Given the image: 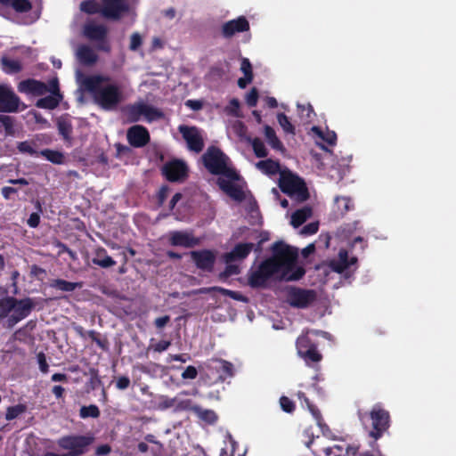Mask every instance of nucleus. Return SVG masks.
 <instances>
[{
  "label": "nucleus",
  "instance_id": "f257e3e1",
  "mask_svg": "<svg viewBox=\"0 0 456 456\" xmlns=\"http://www.w3.org/2000/svg\"><path fill=\"white\" fill-rule=\"evenodd\" d=\"M273 256L263 261L248 275V284L252 288L265 287L271 279L297 281L305 275V270L297 267L292 273L297 258V249L281 241L275 242L273 247Z\"/></svg>",
  "mask_w": 456,
  "mask_h": 456
},
{
  "label": "nucleus",
  "instance_id": "f03ea898",
  "mask_svg": "<svg viewBox=\"0 0 456 456\" xmlns=\"http://www.w3.org/2000/svg\"><path fill=\"white\" fill-rule=\"evenodd\" d=\"M76 80L79 86L93 94L94 102L103 110H114L122 102V92L110 78L101 75L86 76L76 70Z\"/></svg>",
  "mask_w": 456,
  "mask_h": 456
},
{
  "label": "nucleus",
  "instance_id": "7ed1b4c3",
  "mask_svg": "<svg viewBox=\"0 0 456 456\" xmlns=\"http://www.w3.org/2000/svg\"><path fill=\"white\" fill-rule=\"evenodd\" d=\"M133 0H86L80 4V10L88 14L100 13L104 19L118 20L130 11Z\"/></svg>",
  "mask_w": 456,
  "mask_h": 456
},
{
  "label": "nucleus",
  "instance_id": "20e7f679",
  "mask_svg": "<svg viewBox=\"0 0 456 456\" xmlns=\"http://www.w3.org/2000/svg\"><path fill=\"white\" fill-rule=\"evenodd\" d=\"M205 167L213 175H221L231 180H238L239 175L229 166V158L217 147L210 146L202 155Z\"/></svg>",
  "mask_w": 456,
  "mask_h": 456
},
{
  "label": "nucleus",
  "instance_id": "39448f33",
  "mask_svg": "<svg viewBox=\"0 0 456 456\" xmlns=\"http://www.w3.org/2000/svg\"><path fill=\"white\" fill-rule=\"evenodd\" d=\"M281 190L298 202L306 200L309 197L305 182L290 172H282L279 180Z\"/></svg>",
  "mask_w": 456,
  "mask_h": 456
},
{
  "label": "nucleus",
  "instance_id": "423d86ee",
  "mask_svg": "<svg viewBox=\"0 0 456 456\" xmlns=\"http://www.w3.org/2000/svg\"><path fill=\"white\" fill-rule=\"evenodd\" d=\"M92 435H69L58 439V446L67 451V456H81L88 451V447L94 443Z\"/></svg>",
  "mask_w": 456,
  "mask_h": 456
},
{
  "label": "nucleus",
  "instance_id": "0eeeda50",
  "mask_svg": "<svg viewBox=\"0 0 456 456\" xmlns=\"http://www.w3.org/2000/svg\"><path fill=\"white\" fill-rule=\"evenodd\" d=\"M124 111L127 120L133 123L138 122L142 118L148 122H152L162 118L164 116L161 110L143 102H137L127 105Z\"/></svg>",
  "mask_w": 456,
  "mask_h": 456
},
{
  "label": "nucleus",
  "instance_id": "6e6552de",
  "mask_svg": "<svg viewBox=\"0 0 456 456\" xmlns=\"http://www.w3.org/2000/svg\"><path fill=\"white\" fill-rule=\"evenodd\" d=\"M82 33L85 37L96 43V49L105 53L111 51V45L108 40V28L103 24H98L94 20L86 22L83 26Z\"/></svg>",
  "mask_w": 456,
  "mask_h": 456
},
{
  "label": "nucleus",
  "instance_id": "1a4fd4ad",
  "mask_svg": "<svg viewBox=\"0 0 456 456\" xmlns=\"http://www.w3.org/2000/svg\"><path fill=\"white\" fill-rule=\"evenodd\" d=\"M370 418L372 429L370 431L369 436L378 440L389 428V412L383 409L380 404H375L370 411Z\"/></svg>",
  "mask_w": 456,
  "mask_h": 456
},
{
  "label": "nucleus",
  "instance_id": "9d476101",
  "mask_svg": "<svg viewBox=\"0 0 456 456\" xmlns=\"http://www.w3.org/2000/svg\"><path fill=\"white\" fill-rule=\"evenodd\" d=\"M317 298L314 289L289 287L287 290V302L295 308H307Z\"/></svg>",
  "mask_w": 456,
  "mask_h": 456
},
{
  "label": "nucleus",
  "instance_id": "9b49d317",
  "mask_svg": "<svg viewBox=\"0 0 456 456\" xmlns=\"http://www.w3.org/2000/svg\"><path fill=\"white\" fill-rule=\"evenodd\" d=\"M36 303L30 297L22 299L15 298L14 307L12 314L5 322V326L9 329L12 328L19 322L28 317L31 311L35 308Z\"/></svg>",
  "mask_w": 456,
  "mask_h": 456
},
{
  "label": "nucleus",
  "instance_id": "f8f14e48",
  "mask_svg": "<svg viewBox=\"0 0 456 456\" xmlns=\"http://www.w3.org/2000/svg\"><path fill=\"white\" fill-rule=\"evenodd\" d=\"M178 131L183 135L190 151L199 153L203 150L204 141L201 131L198 127L180 125Z\"/></svg>",
  "mask_w": 456,
  "mask_h": 456
},
{
  "label": "nucleus",
  "instance_id": "ddd939ff",
  "mask_svg": "<svg viewBox=\"0 0 456 456\" xmlns=\"http://www.w3.org/2000/svg\"><path fill=\"white\" fill-rule=\"evenodd\" d=\"M20 104V99L12 87L8 85L0 84V112H17Z\"/></svg>",
  "mask_w": 456,
  "mask_h": 456
},
{
  "label": "nucleus",
  "instance_id": "4468645a",
  "mask_svg": "<svg viewBox=\"0 0 456 456\" xmlns=\"http://www.w3.org/2000/svg\"><path fill=\"white\" fill-rule=\"evenodd\" d=\"M167 238L168 243L174 247L191 248L200 243V240L196 238L191 231H171Z\"/></svg>",
  "mask_w": 456,
  "mask_h": 456
},
{
  "label": "nucleus",
  "instance_id": "2eb2a0df",
  "mask_svg": "<svg viewBox=\"0 0 456 456\" xmlns=\"http://www.w3.org/2000/svg\"><path fill=\"white\" fill-rule=\"evenodd\" d=\"M190 256L198 269L203 272H212L216 261V253L210 249L193 250Z\"/></svg>",
  "mask_w": 456,
  "mask_h": 456
},
{
  "label": "nucleus",
  "instance_id": "dca6fc26",
  "mask_svg": "<svg viewBox=\"0 0 456 456\" xmlns=\"http://www.w3.org/2000/svg\"><path fill=\"white\" fill-rule=\"evenodd\" d=\"M48 92L51 93V95L39 99L37 102V107L42 109L53 110L58 106L61 99V95L60 94L58 80L56 78L52 79L49 82Z\"/></svg>",
  "mask_w": 456,
  "mask_h": 456
},
{
  "label": "nucleus",
  "instance_id": "f3484780",
  "mask_svg": "<svg viewBox=\"0 0 456 456\" xmlns=\"http://www.w3.org/2000/svg\"><path fill=\"white\" fill-rule=\"evenodd\" d=\"M128 142L135 148H142L150 142L148 130L140 125L131 126L126 133Z\"/></svg>",
  "mask_w": 456,
  "mask_h": 456
},
{
  "label": "nucleus",
  "instance_id": "a211bd4d",
  "mask_svg": "<svg viewBox=\"0 0 456 456\" xmlns=\"http://www.w3.org/2000/svg\"><path fill=\"white\" fill-rule=\"evenodd\" d=\"M163 173L167 180L171 182L179 181L186 176L187 167L183 161H171L164 165Z\"/></svg>",
  "mask_w": 456,
  "mask_h": 456
},
{
  "label": "nucleus",
  "instance_id": "6ab92c4d",
  "mask_svg": "<svg viewBox=\"0 0 456 456\" xmlns=\"http://www.w3.org/2000/svg\"><path fill=\"white\" fill-rule=\"evenodd\" d=\"M249 29V23L247 19L240 16L237 19L229 20L222 26V34L224 37H232L238 32H244Z\"/></svg>",
  "mask_w": 456,
  "mask_h": 456
},
{
  "label": "nucleus",
  "instance_id": "aec40b11",
  "mask_svg": "<svg viewBox=\"0 0 456 456\" xmlns=\"http://www.w3.org/2000/svg\"><path fill=\"white\" fill-rule=\"evenodd\" d=\"M18 90L20 93L31 94L33 95H44L49 91V86L46 84L35 80L27 79L20 82Z\"/></svg>",
  "mask_w": 456,
  "mask_h": 456
},
{
  "label": "nucleus",
  "instance_id": "412c9836",
  "mask_svg": "<svg viewBox=\"0 0 456 456\" xmlns=\"http://www.w3.org/2000/svg\"><path fill=\"white\" fill-rule=\"evenodd\" d=\"M234 180H231L226 177H219L217 184L227 195L237 201H242L244 200V192L242 189L233 183Z\"/></svg>",
  "mask_w": 456,
  "mask_h": 456
},
{
  "label": "nucleus",
  "instance_id": "4be33fe9",
  "mask_svg": "<svg viewBox=\"0 0 456 456\" xmlns=\"http://www.w3.org/2000/svg\"><path fill=\"white\" fill-rule=\"evenodd\" d=\"M253 248V243H239L231 252L224 255V260L225 263L241 261L249 255Z\"/></svg>",
  "mask_w": 456,
  "mask_h": 456
},
{
  "label": "nucleus",
  "instance_id": "5701e85b",
  "mask_svg": "<svg viewBox=\"0 0 456 456\" xmlns=\"http://www.w3.org/2000/svg\"><path fill=\"white\" fill-rule=\"evenodd\" d=\"M356 261L357 258L355 256H352L349 259L347 251L340 249L338 258L330 262V267L333 271L342 273L346 269H349L352 265H355Z\"/></svg>",
  "mask_w": 456,
  "mask_h": 456
},
{
  "label": "nucleus",
  "instance_id": "b1692460",
  "mask_svg": "<svg viewBox=\"0 0 456 456\" xmlns=\"http://www.w3.org/2000/svg\"><path fill=\"white\" fill-rule=\"evenodd\" d=\"M77 61L86 66H92L98 61V55L95 51L87 45H80L76 50Z\"/></svg>",
  "mask_w": 456,
  "mask_h": 456
},
{
  "label": "nucleus",
  "instance_id": "393cba45",
  "mask_svg": "<svg viewBox=\"0 0 456 456\" xmlns=\"http://www.w3.org/2000/svg\"><path fill=\"white\" fill-rule=\"evenodd\" d=\"M92 262L102 268H110L116 265V262L108 256L106 249L103 248L96 250L95 256L92 259Z\"/></svg>",
  "mask_w": 456,
  "mask_h": 456
},
{
  "label": "nucleus",
  "instance_id": "a878e982",
  "mask_svg": "<svg viewBox=\"0 0 456 456\" xmlns=\"http://www.w3.org/2000/svg\"><path fill=\"white\" fill-rule=\"evenodd\" d=\"M215 366L213 368L220 372V379H224L233 376V365L230 362L223 359H216L212 361Z\"/></svg>",
  "mask_w": 456,
  "mask_h": 456
},
{
  "label": "nucleus",
  "instance_id": "bb28decb",
  "mask_svg": "<svg viewBox=\"0 0 456 456\" xmlns=\"http://www.w3.org/2000/svg\"><path fill=\"white\" fill-rule=\"evenodd\" d=\"M15 297H5L0 298V323L4 320L8 319L9 316L12 314V309L14 307Z\"/></svg>",
  "mask_w": 456,
  "mask_h": 456
},
{
  "label": "nucleus",
  "instance_id": "cd10ccee",
  "mask_svg": "<svg viewBox=\"0 0 456 456\" xmlns=\"http://www.w3.org/2000/svg\"><path fill=\"white\" fill-rule=\"evenodd\" d=\"M191 411H193L198 418L208 424H214L217 419L216 412L212 410H207L199 405H193Z\"/></svg>",
  "mask_w": 456,
  "mask_h": 456
},
{
  "label": "nucleus",
  "instance_id": "c85d7f7f",
  "mask_svg": "<svg viewBox=\"0 0 456 456\" xmlns=\"http://www.w3.org/2000/svg\"><path fill=\"white\" fill-rule=\"evenodd\" d=\"M312 216V209L309 207H304L300 209H297L291 216V224L294 227H298L302 224H304L308 218Z\"/></svg>",
  "mask_w": 456,
  "mask_h": 456
},
{
  "label": "nucleus",
  "instance_id": "c756f323",
  "mask_svg": "<svg viewBox=\"0 0 456 456\" xmlns=\"http://www.w3.org/2000/svg\"><path fill=\"white\" fill-rule=\"evenodd\" d=\"M50 287L61 291L71 292L77 289H80L82 282H71L61 279H55L51 281Z\"/></svg>",
  "mask_w": 456,
  "mask_h": 456
},
{
  "label": "nucleus",
  "instance_id": "7c9ffc66",
  "mask_svg": "<svg viewBox=\"0 0 456 456\" xmlns=\"http://www.w3.org/2000/svg\"><path fill=\"white\" fill-rule=\"evenodd\" d=\"M17 149L20 153L28 154V155L35 156V157L39 156V152H40L37 151L38 144L35 141L20 142L17 144Z\"/></svg>",
  "mask_w": 456,
  "mask_h": 456
},
{
  "label": "nucleus",
  "instance_id": "2f4dec72",
  "mask_svg": "<svg viewBox=\"0 0 456 456\" xmlns=\"http://www.w3.org/2000/svg\"><path fill=\"white\" fill-rule=\"evenodd\" d=\"M256 167L266 175H275L280 171V165L272 159L261 160Z\"/></svg>",
  "mask_w": 456,
  "mask_h": 456
},
{
  "label": "nucleus",
  "instance_id": "473e14b6",
  "mask_svg": "<svg viewBox=\"0 0 456 456\" xmlns=\"http://www.w3.org/2000/svg\"><path fill=\"white\" fill-rule=\"evenodd\" d=\"M59 134L65 139L69 140L72 134L71 122L66 118H61L57 121Z\"/></svg>",
  "mask_w": 456,
  "mask_h": 456
},
{
  "label": "nucleus",
  "instance_id": "72a5a7b5",
  "mask_svg": "<svg viewBox=\"0 0 456 456\" xmlns=\"http://www.w3.org/2000/svg\"><path fill=\"white\" fill-rule=\"evenodd\" d=\"M39 156L45 157L47 160L53 164H61L63 163L64 159V156L62 153L50 149L40 151Z\"/></svg>",
  "mask_w": 456,
  "mask_h": 456
},
{
  "label": "nucleus",
  "instance_id": "f704fd0d",
  "mask_svg": "<svg viewBox=\"0 0 456 456\" xmlns=\"http://www.w3.org/2000/svg\"><path fill=\"white\" fill-rule=\"evenodd\" d=\"M265 136L268 143L275 150L282 149V143L276 136L275 131L270 126H265Z\"/></svg>",
  "mask_w": 456,
  "mask_h": 456
},
{
  "label": "nucleus",
  "instance_id": "c9c22d12",
  "mask_svg": "<svg viewBox=\"0 0 456 456\" xmlns=\"http://www.w3.org/2000/svg\"><path fill=\"white\" fill-rule=\"evenodd\" d=\"M248 141L251 143L253 151L257 158H265L268 155L267 149L259 138H248Z\"/></svg>",
  "mask_w": 456,
  "mask_h": 456
},
{
  "label": "nucleus",
  "instance_id": "e433bc0d",
  "mask_svg": "<svg viewBox=\"0 0 456 456\" xmlns=\"http://www.w3.org/2000/svg\"><path fill=\"white\" fill-rule=\"evenodd\" d=\"M79 416L82 419L94 418L96 419L100 416V410L95 404L89 406H82L79 411Z\"/></svg>",
  "mask_w": 456,
  "mask_h": 456
},
{
  "label": "nucleus",
  "instance_id": "4c0bfd02",
  "mask_svg": "<svg viewBox=\"0 0 456 456\" xmlns=\"http://www.w3.org/2000/svg\"><path fill=\"white\" fill-rule=\"evenodd\" d=\"M308 364L310 362H317L322 360V354L317 351L316 346L307 349L305 353L300 355Z\"/></svg>",
  "mask_w": 456,
  "mask_h": 456
},
{
  "label": "nucleus",
  "instance_id": "58836bf2",
  "mask_svg": "<svg viewBox=\"0 0 456 456\" xmlns=\"http://www.w3.org/2000/svg\"><path fill=\"white\" fill-rule=\"evenodd\" d=\"M277 121L279 125L282 127L284 132L287 134H295V127L289 120V118L284 113H279L277 115Z\"/></svg>",
  "mask_w": 456,
  "mask_h": 456
},
{
  "label": "nucleus",
  "instance_id": "ea45409f",
  "mask_svg": "<svg viewBox=\"0 0 456 456\" xmlns=\"http://www.w3.org/2000/svg\"><path fill=\"white\" fill-rule=\"evenodd\" d=\"M208 291H218L220 292L221 294L224 295V296H228L235 300H238V301H246V298L240 293L236 292V291H232V290H230V289H224V288H221V287H212V288H209L207 289Z\"/></svg>",
  "mask_w": 456,
  "mask_h": 456
},
{
  "label": "nucleus",
  "instance_id": "a19ab883",
  "mask_svg": "<svg viewBox=\"0 0 456 456\" xmlns=\"http://www.w3.org/2000/svg\"><path fill=\"white\" fill-rule=\"evenodd\" d=\"M313 346H314V345L311 343L307 336H300L297 340V349L299 355L305 353L307 349H311Z\"/></svg>",
  "mask_w": 456,
  "mask_h": 456
},
{
  "label": "nucleus",
  "instance_id": "79ce46f5",
  "mask_svg": "<svg viewBox=\"0 0 456 456\" xmlns=\"http://www.w3.org/2000/svg\"><path fill=\"white\" fill-rule=\"evenodd\" d=\"M2 64L7 72L15 73L21 69V65L18 61L3 58Z\"/></svg>",
  "mask_w": 456,
  "mask_h": 456
},
{
  "label": "nucleus",
  "instance_id": "37998d69",
  "mask_svg": "<svg viewBox=\"0 0 456 456\" xmlns=\"http://www.w3.org/2000/svg\"><path fill=\"white\" fill-rule=\"evenodd\" d=\"M335 203L341 215L346 214L352 208L351 200L347 197H336Z\"/></svg>",
  "mask_w": 456,
  "mask_h": 456
},
{
  "label": "nucleus",
  "instance_id": "c03bdc74",
  "mask_svg": "<svg viewBox=\"0 0 456 456\" xmlns=\"http://www.w3.org/2000/svg\"><path fill=\"white\" fill-rule=\"evenodd\" d=\"M233 262L225 263L226 267L224 272L219 274L220 280H225L229 276L240 273V267L237 265L232 264Z\"/></svg>",
  "mask_w": 456,
  "mask_h": 456
},
{
  "label": "nucleus",
  "instance_id": "a18cd8bd",
  "mask_svg": "<svg viewBox=\"0 0 456 456\" xmlns=\"http://www.w3.org/2000/svg\"><path fill=\"white\" fill-rule=\"evenodd\" d=\"M25 406L21 404H18L15 406H11L7 408L5 419L7 420H12L17 418L19 415L25 411Z\"/></svg>",
  "mask_w": 456,
  "mask_h": 456
},
{
  "label": "nucleus",
  "instance_id": "49530a36",
  "mask_svg": "<svg viewBox=\"0 0 456 456\" xmlns=\"http://www.w3.org/2000/svg\"><path fill=\"white\" fill-rule=\"evenodd\" d=\"M10 4L16 12H25L31 9L28 0H12Z\"/></svg>",
  "mask_w": 456,
  "mask_h": 456
},
{
  "label": "nucleus",
  "instance_id": "de8ad7c7",
  "mask_svg": "<svg viewBox=\"0 0 456 456\" xmlns=\"http://www.w3.org/2000/svg\"><path fill=\"white\" fill-rule=\"evenodd\" d=\"M142 44V37L139 33L134 32L131 35L129 49L131 51H136Z\"/></svg>",
  "mask_w": 456,
  "mask_h": 456
},
{
  "label": "nucleus",
  "instance_id": "09e8293b",
  "mask_svg": "<svg viewBox=\"0 0 456 456\" xmlns=\"http://www.w3.org/2000/svg\"><path fill=\"white\" fill-rule=\"evenodd\" d=\"M280 404H281V409L284 411L289 412V413L292 412L295 409V405H294L293 402L287 396H281L280 398Z\"/></svg>",
  "mask_w": 456,
  "mask_h": 456
},
{
  "label": "nucleus",
  "instance_id": "8fccbe9b",
  "mask_svg": "<svg viewBox=\"0 0 456 456\" xmlns=\"http://www.w3.org/2000/svg\"><path fill=\"white\" fill-rule=\"evenodd\" d=\"M37 362L39 365V369L43 373H47L49 370V365L46 362L45 354L43 352H40L37 354Z\"/></svg>",
  "mask_w": 456,
  "mask_h": 456
},
{
  "label": "nucleus",
  "instance_id": "3c124183",
  "mask_svg": "<svg viewBox=\"0 0 456 456\" xmlns=\"http://www.w3.org/2000/svg\"><path fill=\"white\" fill-rule=\"evenodd\" d=\"M257 98H258V92H257V90L256 88H252L250 90V92L247 94V97H246L247 104L249 107L256 106V102H257Z\"/></svg>",
  "mask_w": 456,
  "mask_h": 456
},
{
  "label": "nucleus",
  "instance_id": "603ef678",
  "mask_svg": "<svg viewBox=\"0 0 456 456\" xmlns=\"http://www.w3.org/2000/svg\"><path fill=\"white\" fill-rule=\"evenodd\" d=\"M198 375V371L195 367L188 366L182 373L181 377L183 379H194Z\"/></svg>",
  "mask_w": 456,
  "mask_h": 456
},
{
  "label": "nucleus",
  "instance_id": "864d4df0",
  "mask_svg": "<svg viewBox=\"0 0 456 456\" xmlns=\"http://www.w3.org/2000/svg\"><path fill=\"white\" fill-rule=\"evenodd\" d=\"M318 231V224L317 223H311L306 225H305L301 230V234L304 235H312L317 232Z\"/></svg>",
  "mask_w": 456,
  "mask_h": 456
},
{
  "label": "nucleus",
  "instance_id": "5fc2aeb1",
  "mask_svg": "<svg viewBox=\"0 0 456 456\" xmlns=\"http://www.w3.org/2000/svg\"><path fill=\"white\" fill-rule=\"evenodd\" d=\"M130 386V379L126 376H121L117 379L116 387L119 390H125Z\"/></svg>",
  "mask_w": 456,
  "mask_h": 456
},
{
  "label": "nucleus",
  "instance_id": "6e6d98bb",
  "mask_svg": "<svg viewBox=\"0 0 456 456\" xmlns=\"http://www.w3.org/2000/svg\"><path fill=\"white\" fill-rule=\"evenodd\" d=\"M240 70L244 73V76H253L251 63L247 58H243L241 61Z\"/></svg>",
  "mask_w": 456,
  "mask_h": 456
},
{
  "label": "nucleus",
  "instance_id": "4d7b16f0",
  "mask_svg": "<svg viewBox=\"0 0 456 456\" xmlns=\"http://www.w3.org/2000/svg\"><path fill=\"white\" fill-rule=\"evenodd\" d=\"M39 223H40V214H38V213H32L27 221L28 225L31 228L37 227Z\"/></svg>",
  "mask_w": 456,
  "mask_h": 456
},
{
  "label": "nucleus",
  "instance_id": "13d9d810",
  "mask_svg": "<svg viewBox=\"0 0 456 456\" xmlns=\"http://www.w3.org/2000/svg\"><path fill=\"white\" fill-rule=\"evenodd\" d=\"M3 126L5 129L7 134L12 135L15 133L14 129V118L9 116V120L3 123Z\"/></svg>",
  "mask_w": 456,
  "mask_h": 456
},
{
  "label": "nucleus",
  "instance_id": "bf43d9fd",
  "mask_svg": "<svg viewBox=\"0 0 456 456\" xmlns=\"http://www.w3.org/2000/svg\"><path fill=\"white\" fill-rule=\"evenodd\" d=\"M240 108V102L237 99H232L227 106V111L231 114L237 115Z\"/></svg>",
  "mask_w": 456,
  "mask_h": 456
},
{
  "label": "nucleus",
  "instance_id": "052dcab7",
  "mask_svg": "<svg viewBox=\"0 0 456 456\" xmlns=\"http://www.w3.org/2000/svg\"><path fill=\"white\" fill-rule=\"evenodd\" d=\"M169 321H170V316L164 315V316L155 319L154 324L158 329H162L169 322Z\"/></svg>",
  "mask_w": 456,
  "mask_h": 456
},
{
  "label": "nucleus",
  "instance_id": "680f3d73",
  "mask_svg": "<svg viewBox=\"0 0 456 456\" xmlns=\"http://www.w3.org/2000/svg\"><path fill=\"white\" fill-rule=\"evenodd\" d=\"M111 452V447L109 444H102L95 450L96 456L108 455Z\"/></svg>",
  "mask_w": 456,
  "mask_h": 456
},
{
  "label": "nucleus",
  "instance_id": "e2e57ef3",
  "mask_svg": "<svg viewBox=\"0 0 456 456\" xmlns=\"http://www.w3.org/2000/svg\"><path fill=\"white\" fill-rule=\"evenodd\" d=\"M18 190L13 187L4 186L1 189V193L5 200H9L12 194L17 193Z\"/></svg>",
  "mask_w": 456,
  "mask_h": 456
},
{
  "label": "nucleus",
  "instance_id": "0e129e2a",
  "mask_svg": "<svg viewBox=\"0 0 456 456\" xmlns=\"http://www.w3.org/2000/svg\"><path fill=\"white\" fill-rule=\"evenodd\" d=\"M171 345V342L170 341H167V340H161L159 342H158L155 346H154V350L156 352H164L166 351Z\"/></svg>",
  "mask_w": 456,
  "mask_h": 456
},
{
  "label": "nucleus",
  "instance_id": "69168bd1",
  "mask_svg": "<svg viewBox=\"0 0 456 456\" xmlns=\"http://www.w3.org/2000/svg\"><path fill=\"white\" fill-rule=\"evenodd\" d=\"M185 105L193 110H200L202 108V102L197 100H188Z\"/></svg>",
  "mask_w": 456,
  "mask_h": 456
},
{
  "label": "nucleus",
  "instance_id": "338daca9",
  "mask_svg": "<svg viewBox=\"0 0 456 456\" xmlns=\"http://www.w3.org/2000/svg\"><path fill=\"white\" fill-rule=\"evenodd\" d=\"M319 134L322 137V139L327 142L329 144L333 145L336 142L337 135L334 132L328 133L325 136H322L321 133Z\"/></svg>",
  "mask_w": 456,
  "mask_h": 456
},
{
  "label": "nucleus",
  "instance_id": "774afa93",
  "mask_svg": "<svg viewBox=\"0 0 456 456\" xmlns=\"http://www.w3.org/2000/svg\"><path fill=\"white\" fill-rule=\"evenodd\" d=\"M234 128L237 132V134L240 136V137H243L245 135V133H246V126H244V124L240 121H237L234 125Z\"/></svg>",
  "mask_w": 456,
  "mask_h": 456
}]
</instances>
